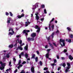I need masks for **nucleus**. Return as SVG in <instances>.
<instances>
[{
    "label": "nucleus",
    "mask_w": 73,
    "mask_h": 73,
    "mask_svg": "<svg viewBox=\"0 0 73 73\" xmlns=\"http://www.w3.org/2000/svg\"><path fill=\"white\" fill-rule=\"evenodd\" d=\"M26 64V62L23 61V62L22 63V64Z\"/></svg>",
    "instance_id": "obj_56"
},
{
    "label": "nucleus",
    "mask_w": 73,
    "mask_h": 73,
    "mask_svg": "<svg viewBox=\"0 0 73 73\" xmlns=\"http://www.w3.org/2000/svg\"><path fill=\"white\" fill-rule=\"evenodd\" d=\"M40 66H42V63L41 61H40Z\"/></svg>",
    "instance_id": "obj_34"
},
{
    "label": "nucleus",
    "mask_w": 73,
    "mask_h": 73,
    "mask_svg": "<svg viewBox=\"0 0 73 73\" xmlns=\"http://www.w3.org/2000/svg\"><path fill=\"white\" fill-rule=\"evenodd\" d=\"M36 52L37 54H38V55H39V54H40V53H39V52H38V51H36Z\"/></svg>",
    "instance_id": "obj_55"
},
{
    "label": "nucleus",
    "mask_w": 73,
    "mask_h": 73,
    "mask_svg": "<svg viewBox=\"0 0 73 73\" xmlns=\"http://www.w3.org/2000/svg\"><path fill=\"white\" fill-rule=\"evenodd\" d=\"M11 62L10 61L9 62V66H12V65H11Z\"/></svg>",
    "instance_id": "obj_48"
},
{
    "label": "nucleus",
    "mask_w": 73,
    "mask_h": 73,
    "mask_svg": "<svg viewBox=\"0 0 73 73\" xmlns=\"http://www.w3.org/2000/svg\"><path fill=\"white\" fill-rule=\"evenodd\" d=\"M63 52H64V53H66V52H67V50H66V49H65L64 50Z\"/></svg>",
    "instance_id": "obj_47"
},
{
    "label": "nucleus",
    "mask_w": 73,
    "mask_h": 73,
    "mask_svg": "<svg viewBox=\"0 0 73 73\" xmlns=\"http://www.w3.org/2000/svg\"><path fill=\"white\" fill-rule=\"evenodd\" d=\"M66 41H68V42H71L72 41V40L71 39H66Z\"/></svg>",
    "instance_id": "obj_18"
},
{
    "label": "nucleus",
    "mask_w": 73,
    "mask_h": 73,
    "mask_svg": "<svg viewBox=\"0 0 73 73\" xmlns=\"http://www.w3.org/2000/svg\"><path fill=\"white\" fill-rule=\"evenodd\" d=\"M48 68L46 67H45L44 68L43 70H48Z\"/></svg>",
    "instance_id": "obj_33"
},
{
    "label": "nucleus",
    "mask_w": 73,
    "mask_h": 73,
    "mask_svg": "<svg viewBox=\"0 0 73 73\" xmlns=\"http://www.w3.org/2000/svg\"><path fill=\"white\" fill-rule=\"evenodd\" d=\"M18 41V43H19L20 45H21L22 44V40H20V42H19V40H17Z\"/></svg>",
    "instance_id": "obj_14"
},
{
    "label": "nucleus",
    "mask_w": 73,
    "mask_h": 73,
    "mask_svg": "<svg viewBox=\"0 0 73 73\" xmlns=\"http://www.w3.org/2000/svg\"><path fill=\"white\" fill-rule=\"evenodd\" d=\"M60 33V31H58V30L57 31H56V33Z\"/></svg>",
    "instance_id": "obj_50"
},
{
    "label": "nucleus",
    "mask_w": 73,
    "mask_h": 73,
    "mask_svg": "<svg viewBox=\"0 0 73 73\" xmlns=\"http://www.w3.org/2000/svg\"><path fill=\"white\" fill-rule=\"evenodd\" d=\"M56 57L57 59H59V58H60V57H59V56L58 55Z\"/></svg>",
    "instance_id": "obj_58"
},
{
    "label": "nucleus",
    "mask_w": 73,
    "mask_h": 73,
    "mask_svg": "<svg viewBox=\"0 0 73 73\" xmlns=\"http://www.w3.org/2000/svg\"><path fill=\"white\" fill-rule=\"evenodd\" d=\"M24 52H22L21 53V56H23L24 55Z\"/></svg>",
    "instance_id": "obj_49"
},
{
    "label": "nucleus",
    "mask_w": 73,
    "mask_h": 73,
    "mask_svg": "<svg viewBox=\"0 0 73 73\" xmlns=\"http://www.w3.org/2000/svg\"><path fill=\"white\" fill-rule=\"evenodd\" d=\"M53 44L54 45V46H56V47H57V45H56V43H55L54 42H53Z\"/></svg>",
    "instance_id": "obj_37"
},
{
    "label": "nucleus",
    "mask_w": 73,
    "mask_h": 73,
    "mask_svg": "<svg viewBox=\"0 0 73 73\" xmlns=\"http://www.w3.org/2000/svg\"><path fill=\"white\" fill-rule=\"evenodd\" d=\"M68 58L69 59L71 60V61H72V60H73V57H72V56L71 55H70L68 56Z\"/></svg>",
    "instance_id": "obj_9"
},
{
    "label": "nucleus",
    "mask_w": 73,
    "mask_h": 73,
    "mask_svg": "<svg viewBox=\"0 0 73 73\" xmlns=\"http://www.w3.org/2000/svg\"><path fill=\"white\" fill-rule=\"evenodd\" d=\"M25 56L26 58H28V55L27 54H25Z\"/></svg>",
    "instance_id": "obj_26"
},
{
    "label": "nucleus",
    "mask_w": 73,
    "mask_h": 73,
    "mask_svg": "<svg viewBox=\"0 0 73 73\" xmlns=\"http://www.w3.org/2000/svg\"><path fill=\"white\" fill-rule=\"evenodd\" d=\"M31 70L32 73H35V68L33 67H32L31 68Z\"/></svg>",
    "instance_id": "obj_7"
},
{
    "label": "nucleus",
    "mask_w": 73,
    "mask_h": 73,
    "mask_svg": "<svg viewBox=\"0 0 73 73\" xmlns=\"http://www.w3.org/2000/svg\"><path fill=\"white\" fill-rule=\"evenodd\" d=\"M54 63H56L57 62V60L55 59L54 60Z\"/></svg>",
    "instance_id": "obj_46"
},
{
    "label": "nucleus",
    "mask_w": 73,
    "mask_h": 73,
    "mask_svg": "<svg viewBox=\"0 0 73 73\" xmlns=\"http://www.w3.org/2000/svg\"><path fill=\"white\" fill-rule=\"evenodd\" d=\"M35 60L36 62H37V61H38V57H37V56L36 57Z\"/></svg>",
    "instance_id": "obj_28"
},
{
    "label": "nucleus",
    "mask_w": 73,
    "mask_h": 73,
    "mask_svg": "<svg viewBox=\"0 0 73 73\" xmlns=\"http://www.w3.org/2000/svg\"><path fill=\"white\" fill-rule=\"evenodd\" d=\"M10 15L11 16H13V14L11 12H9Z\"/></svg>",
    "instance_id": "obj_35"
},
{
    "label": "nucleus",
    "mask_w": 73,
    "mask_h": 73,
    "mask_svg": "<svg viewBox=\"0 0 73 73\" xmlns=\"http://www.w3.org/2000/svg\"><path fill=\"white\" fill-rule=\"evenodd\" d=\"M13 60H14V62H16V59L15 58H13Z\"/></svg>",
    "instance_id": "obj_52"
},
{
    "label": "nucleus",
    "mask_w": 73,
    "mask_h": 73,
    "mask_svg": "<svg viewBox=\"0 0 73 73\" xmlns=\"http://www.w3.org/2000/svg\"><path fill=\"white\" fill-rule=\"evenodd\" d=\"M64 68H65V66H66V64L65 63H63L62 65H61Z\"/></svg>",
    "instance_id": "obj_17"
},
{
    "label": "nucleus",
    "mask_w": 73,
    "mask_h": 73,
    "mask_svg": "<svg viewBox=\"0 0 73 73\" xmlns=\"http://www.w3.org/2000/svg\"><path fill=\"white\" fill-rule=\"evenodd\" d=\"M19 48L20 50H23V48L21 47H20L19 46Z\"/></svg>",
    "instance_id": "obj_25"
},
{
    "label": "nucleus",
    "mask_w": 73,
    "mask_h": 73,
    "mask_svg": "<svg viewBox=\"0 0 73 73\" xmlns=\"http://www.w3.org/2000/svg\"><path fill=\"white\" fill-rule=\"evenodd\" d=\"M21 73H25V72L24 70H22L21 72Z\"/></svg>",
    "instance_id": "obj_41"
},
{
    "label": "nucleus",
    "mask_w": 73,
    "mask_h": 73,
    "mask_svg": "<svg viewBox=\"0 0 73 73\" xmlns=\"http://www.w3.org/2000/svg\"><path fill=\"white\" fill-rule=\"evenodd\" d=\"M12 31L13 32V33L11 32H9V34H8L9 35H13V33H15V32L14 31H13H13Z\"/></svg>",
    "instance_id": "obj_12"
},
{
    "label": "nucleus",
    "mask_w": 73,
    "mask_h": 73,
    "mask_svg": "<svg viewBox=\"0 0 73 73\" xmlns=\"http://www.w3.org/2000/svg\"><path fill=\"white\" fill-rule=\"evenodd\" d=\"M40 28H39L38 29V30H37V32H40Z\"/></svg>",
    "instance_id": "obj_27"
},
{
    "label": "nucleus",
    "mask_w": 73,
    "mask_h": 73,
    "mask_svg": "<svg viewBox=\"0 0 73 73\" xmlns=\"http://www.w3.org/2000/svg\"><path fill=\"white\" fill-rule=\"evenodd\" d=\"M6 16H8L9 15V13L7 12H6Z\"/></svg>",
    "instance_id": "obj_51"
},
{
    "label": "nucleus",
    "mask_w": 73,
    "mask_h": 73,
    "mask_svg": "<svg viewBox=\"0 0 73 73\" xmlns=\"http://www.w3.org/2000/svg\"><path fill=\"white\" fill-rule=\"evenodd\" d=\"M30 32V31L29 30H24L23 31V33H27V32Z\"/></svg>",
    "instance_id": "obj_11"
},
{
    "label": "nucleus",
    "mask_w": 73,
    "mask_h": 73,
    "mask_svg": "<svg viewBox=\"0 0 73 73\" xmlns=\"http://www.w3.org/2000/svg\"><path fill=\"white\" fill-rule=\"evenodd\" d=\"M48 45H46L45 46V49H46V48H48Z\"/></svg>",
    "instance_id": "obj_57"
},
{
    "label": "nucleus",
    "mask_w": 73,
    "mask_h": 73,
    "mask_svg": "<svg viewBox=\"0 0 73 73\" xmlns=\"http://www.w3.org/2000/svg\"><path fill=\"white\" fill-rule=\"evenodd\" d=\"M39 28H40V27H38V25H36L35 26V29H38Z\"/></svg>",
    "instance_id": "obj_30"
},
{
    "label": "nucleus",
    "mask_w": 73,
    "mask_h": 73,
    "mask_svg": "<svg viewBox=\"0 0 73 73\" xmlns=\"http://www.w3.org/2000/svg\"><path fill=\"white\" fill-rule=\"evenodd\" d=\"M11 31H13V29H12V27L10 28L9 31H11Z\"/></svg>",
    "instance_id": "obj_32"
},
{
    "label": "nucleus",
    "mask_w": 73,
    "mask_h": 73,
    "mask_svg": "<svg viewBox=\"0 0 73 73\" xmlns=\"http://www.w3.org/2000/svg\"><path fill=\"white\" fill-rule=\"evenodd\" d=\"M50 36L49 37H48V38H46L47 39L48 41V42H50Z\"/></svg>",
    "instance_id": "obj_21"
},
{
    "label": "nucleus",
    "mask_w": 73,
    "mask_h": 73,
    "mask_svg": "<svg viewBox=\"0 0 73 73\" xmlns=\"http://www.w3.org/2000/svg\"><path fill=\"white\" fill-rule=\"evenodd\" d=\"M67 29L68 30V31L69 32L72 31V29H70V27H68L67 28Z\"/></svg>",
    "instance_id": "obj_15"
},
{
    "label": "nucleus",
    "mask_w": 73,
    "mask_h": 73,
    "mask_svg": "<svg viewBox=\"0 0 73 73\" xmlns=\"http://www.w3.org/2000/svg\"><path fill=\"white\" fill-rule=\"evenodd\" d=\"M54 25H52L51 27V28H52V31H53V29H54Z\"/></svg>",
    "instance_id": "obj_16"
},
{
    "label": "nucleus",
    "mask_w": 73,
    "mask_h": 73,
    "mask_svg": "<svg viewBox=\"0 0 73 73\" xmlns=\"http://www.w3.org/2000/svg\"><path fill=\"white\" fill-rule=\"evenodd\" d=\"M44 13H45L46 14V13H47V12H46V9H45L44 10Z\"/></svg>",
    "instance_id": "obj_40"
},
{
    "label": "nucleus",
    "mask_w": 73,
    "mask_h": 73,
    "mask_svg": "<svg viewBox=\"0 0 73 73\" xmlns=\"http://www.w3.org/2000/svg\"><path fill=\"white\" fill-rule=\"evenodd\" d=\"M49 52H48L47 54H46V55L45 56L47 58H49Z\"/></svg>",
    "instance_id": "obj_10"
},
{
    "label": "nucleus",
    "mask_w": 73,
    "mask_h": 73,
    "mask_svg": "<svg viewBox=\"0 0 73 73\" xmlns=\"http://www.w3.org/2000/svg\"><path fill=\"white\" fill-rule=\"evenodd\" d=\"M5 68L4 66H2V67H0V69L1 70H3L4 69H5Z\"/></svg>",
    "instance_id": "obj_22"
},
{
    "label": "nucleus",
    "mask_w": 73,
    "mask_h": 73,
    "mask_svg": "<svg viewBox=\"0 0 73 73\" xmlns=\"http://www.w3.org/2000/svg\"><path fill=\"white\" fill-rule=\"evenodd\" d=\"M17 17H18V19H20L21 18V16L20 15H18Z\"/></svg>",
    "instance_id": "obj_42"
},
{
    "label": "nucleus",
    "mask_w": 73,
    "mask_h": 73,
    "mask_svg": "<svg viewBox=\"0 0 73 73\" xmlns=\"http://www.w3.org/2000/svg\"><path fill=\"white\" fill-rule=\"evenodd\" d=\"M54 33L53 32L51 34V36H54Z\"/></svg>",
    "instance_id": "obj_54"
},
{
    "label": "nucleus",
    "mask_w": 73,
    "mask_h": 73,
    "mask_svg": "<svg viewBox=\"0 0 73 73\" xmlns=\"http://www.w3.org/2000/svg\"><path fill=\"white\" fill-rule=\"evenodd\" d=\"M13 47V44L9 45V48H12Z\"/></svg>",
    "instance_id": "obj_20"
},
{
    "label": "nucleus",
    "mask_w": 73,
    "mask_h": 73,
    "mask_svg": "<svg viewBox=\"0 0 73 73\" xmlns=\"http://www.w3.org/2000/svg\"><path fill=\"white\" fill-rule=\"evenodd\" d=\"M48 44L49 45H50V46L51 47V48H52V49H54V47L50 42H49Z\"/></svg>",
    "instance_id": "obj_13"
},
{
    "label": "nucleus",
    "mask_w": 73,
    "mask_h": 73,
    "mask_svg": "<svg viewBox=\"0 0 73 73\" xmlns=\"http://www.w3.org/2000/svg\"><path fill=\"white\" fill-rule=\"evenodd\" d=\"M46 73H50V72H49V71H47L46 72Z\"/></svg>",
    "instance_id": "obj_63"
},
{
    "label": "nucleus",
    "mask_w": 73,
    "mask_h": 73,
    "mask_svg": "<svg viewBox=\"0 0 73 73\" xmlns=\"http://www.w3.org/2000/svg\"><path fill=\"white\" fill-rule=\"evenodd\" d=\"M9 54H7L6 55V57L7 58H9Z\"/></svg>",
    "instance_id": "obj_31"
},
{
    "label": "nucleus",
    "mask_w": 73,
    "mask_h": 73,
    "mask_svg": "<svg viewBox=\"0 0 73 73\" xmlns=\"http://www.w3.org/2000/svg\"><path fill=\"white\" fill-rule=\"evenodd\" d=\"M35 57V54H33V55L32 56L31 58H34Z\"/></svg>",
    "instance_id": "obj_29"
},
{
    "label": "nucleus",
    "mask_w": 73,
    "mask_h": 73,
    "mask_svg": "<svg viewBox=\"0 0 73 73\" xmlns=\"http://www.w3.org/2000/svg\"><path fill=\"white\" fill-rule=\"evenodd\" d=\"M21 17H24V14L23 13L22 14H21Z\"/></svg>",
    "instance_id": "obj_36"
},
{
    "label": "nucleus",
    "mask_w": 73,
    "mask_h": 73,
    "mask_svg": "<svg viewBox=\"0 0 73 73\" xmlns=\"http://www.w3.org/2000/svg\"><path fill=\"white\" fill-rule=\"evenodd\" d=\"M21 60H20L18 64L19 65H20V64H21Z\"/></svg>",
    "instance_id": "obj_44"
},
{
    "label": "nucleus",
    "mask_w": 73,
    "mask_h": 73,
    "mask_svg": "<svg viewBox=\"0 0 73 73\" xmlns=\"http://www.w3.org/2000/svg\"><path fill=\"white\" fill-rule=\"evenodd\" d=\"M70 38H73V35L72 34H71L70 35Z\"/></svg>",
    "instance_id": "obj_38"
},
{
    "label": "nucleus",
    "mask_w": 73,
    "mask_h": 73,
    "mask_svg": "<svg viewBox=\"0 0 73 73\" xmlns=\"http://www.w3.org/2000/svg\"><path fill=\"white\" fill-rule=\"evenodd\" d=\"M17 72V69H16V70L14 71V73H16Z\"/></svg>",
    "instance_id": "obj_53"
},
{
    "label": "nucleus",
    "mask_w": 73,
    "mask_h": 73,
    "mask_svg": "<svg viewBox=\"0 0 73 73\" xmlns=\"http://www.w3.org/2000/svg\"><path fill=\"white\" fill-rule=\"evenodd\" d=\"M36 19L37 20H38L39 19V16L38 15H36Z\"/></svg>",
    "instance_id": "obj_23"
},
{
    "label": "nucleus",
    "mask_w": 73,
    "mask_h": 73,
    "mask_svg": "<svg viewBox=\"0 0 73 73\" xmlns=\"http://www.w3.org/2000/svg\"><path fill=\"white\" fill-rule=\"evenodd\" d=\"M1 66H5V63H2L1 64Z\"/></svg>",
    "instance_id": "obj_43"
},
{
    "label": "nucleus",
    "mask_w": 73,
    "mask_h": 73,
    "mask_svg": "<svg viewBox=\"0 0 73 73\" xmlns=\"http://www.w3.org/2000/svg\"><path fill=\"white\" fill-rule=\"evenodd\" d=\"M28 40L29 41H34V38H28Z\"/></svg>",
    "instance_id": "obj_6"
},
{
    "label": "nucleus",
    "mask_w": 73,
    "mask_h": 73,
    "mask_svg": "<svg viewBox=\"0 0 73 73\" xmlns=\"http://www.w3.org/2000/svg\"><path fill=\"white\" fill-rule=\"evenodd\" d=\"M25 24H31V23L28 21H27L25 22Z\"/></svg>",
    "instance_id": "obj_45"
},
{
    "label": "nucleus",
    "mask_w": 73,
    "mask_h": 73,
    "mask_svg": "<svg viewBox=\"0 0 73 73\" xmlns=\"http://www.w3.org/2000/svg\"><path fill=\"white\" fill-rule=\"evenodd\" d=\"M67 65L68 67H67V68L65 70V71L66 73H67L68 72H69V69H70V64L69 63H67Z\"/></svg>",
    "instance_id": "obj_2"
},
{
    "label": "nucleus",
    "mask_w": 73,
    "mask_h": 73,
    "mask_svg": "<svg viewBox=\"0 0 73 73\" xmlns=\"http://www.w3.org/2000/svg\"><path fill=\"white\" fill-rule=\"evenodd\" d=\"M31 36L32 37H35V36H36V33H33L31 34Z\"/></svg>",
    "instance_id": "obj_5"
},
{
    "label": "nucleus",
    "mask_w": 73,
    "mask_h": 73,
    "mask_svg": "<svg viewBox=\"0 0 73 73\" xmlns=\"http://www.w3.org/2000/svg\"><path fill=\"white\" fill-rule=\"evenodd\" d=\"M54 18H53L51 21H50V23L49 24V30H50V32L51 31V28H50L51 27V23L54 21Z\"/></svg>",
    "instance_id": "obj_3"
},
{
    "label": "nucleus",
    "mask_w": 73,
    "mask_h": 73,
    "mask_svg": "<svg viewBox=\"0 0 73 73\" xmlns=\"http://www.w3.org/2000/svg\"><path fill=\"white\" fill-rule=\"evenodd\" d=\"M50 49H47V52H49V51H50Z\"/></svg>",
    "instance_id": "obj_62"
},
{
    "label": "nucleus",
    "mask_w": 73,
    "mask_h": 73,
    "mask_svg": "<svg viewBox=\"0 0 73 73\" xmlns=\"http://www.w3.org/2000/svg\"><path fill=\"white\" fill-rule=\"evenodd\" d=\"M28 45H27L24 47V49L26 50H28Z\"/></svg>",
    "instance_id": "obj_19"
},
{
    "label": "nucleus",
    "mask_w": 73,
    "mask_h": 73,
    "mask_svg": "<svg viewBox=\"0 0 73 73\" xmlns=\"http://www.w3.org/2000/svg\"><path fill=\"white\" fill-rule=\"evenodd\" d=\"M38 12H37L36 13H35V15L36 16H38Z\"/></svg>",
    "instance_id": "obj_60"
},
{
    "label": "nucleus",
    "mask_w": 73,
    "mask_h": 73,
    "mask_svg": "<svg viewBox=\"0 0 73 73\" xmlns=\"http://www.w3.org/2000/svg\"><path fill=\"white\" fill-rule=\"evenodd\" d=\"M11 18L9 17V19H7V24H10V23H11V22H10V21L11 20Z\"/></svg>",
    "instance_id": "obj_8"
},
{
    "label": "nucleus",
    "mask_w": 73,
    "mask_h": 73,
    "mask_svg": "<svg viewBox=\"0 0 73 73\" xmlns=\"http://www.w3.org/2000/svg\"><path fill=\"white\" fill-rule=\"evenodd\" d=\"M16 43L14 45V46H16H16H17V40H16Z\"/></svg>",
    "instance_id": "obj_39"
},
{
    "label": "nucleus",
    "mask_w": 73,
    "mask_h": 73,
    "mask_svg": "<svg viewBox=\"0 0 73 73\" xmlns=\"http://www.w3.org/2000/svg\"><path fill=\"white\" fill-rule=\"evenodd\" d=\"M44 18L40 19L41 21H44Z\"/></svg>",
    "instance_id": "obj_59"
},
{
    "label": "nucleus",
    "mask_w": 73,
    "mask_h": 73,
    "mask_svg": "<svg viewBox=\"0 0 73 73\" xmlns=\"http://www.w3.org/2000/svg\"><path fill=\"white\" fill-rule=\"evenodd\" d=\"M61 69V67H59L58 68V70H60V69Z\"/></svg>",
    "instance_id": "obj_64"
},
{
    "label": "nucleus",
    "mask_w": 73,
    "mask_h": 73,
    "mask_svg": "<svg viewBox=\"0 0 73 73\" xmlns=\"http://www.w3.org/2000/svg\"><path fill=\"white\" fill-rule=\"evenodd\" d=\"M38 3H36V5H33V8H32L33 9V10H35V9H36V8H37L38 7ZM34 7H35V8H34Z\"/></svg>",
    "instance_id": "obj_4"
},
{
    "label": "nucleus",
    "mask_w": 73,
    "mask_h": 73,
    "mask_svg": "<svg viewBox=\"0 0 73 73\" xmlns=\"http://www.w3.org/2000/svg\"><path fill=\"white\" fill-rule=\"evenodd\" d=\"M65 40H63L62 39H60L59 43V44H60L62 46H64L65 45Z\"/></svg>",
    "instance_id": "obj_1"
},
{
    "label": "nucleus",
    "mask_w": 73,
    "mask_h": 73,
    "mask_svg": "<svg viewBox=\"0 0 73 73\" xmlns=\"http://www.w3.org/2000/svg\"><path fill=\"white\" fill-rule=\"evenodd\" d=\"M41 8H45V5H42L41 6Z\"/></svg>",
    "instance_id": "obj_24"
},
{
    "label": "nucleus",
    "mask_w": 73,
    "mask_h": 73,
    "mask_svg": "<svg viewBox=\"0 0 73 73\" xmlns=\"http://www.w3.org/2000/svg\"><path fill=\"white\" fill-rule=\"evenodd\" d=\"M61 58L62 60H65V58L63 57H62Z\"/></svg>",
    "instance_id": "obj_61"
}]
</instances>
